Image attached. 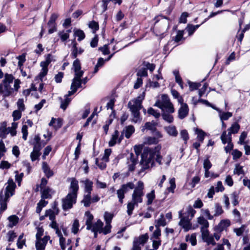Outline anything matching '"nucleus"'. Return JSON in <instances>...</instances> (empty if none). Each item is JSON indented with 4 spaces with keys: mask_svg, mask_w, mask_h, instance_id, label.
<instances>
[{
    "mask_svg": "<svg viewBox=\"0 0 250 250\" xmlns=\"http://www.w3.org/2000/svg\"><path fill=\"white\" fill-rule=\"evenodd\" d=\"M161 149V146L160 145L144 148L140 163L141 168L139 171V174L144 172L153 165L154 158L156 162L160 165L166 164L167 167L169 166L172 159L171 155L168 154L163 158L160 155Z\"/></svg>",
    "mask_w": 250,
    "mask_h": 250,
    "instance_id": "obj_1",
    "label": "nucleus"
},
{
    "mask_svg": "<svg viewBox=\"0 0 250 250\" xmlns=\"http://www.w3.org/2000/svg\"><path fill=\"white\" fill-rule=\"evenodd\" d=\"M145 91H143L137 97L130 101L127 104L133 117L132 121L134 123H140L142 121L140 110L143 108L142 102L145 99Z\"/></svg>",
    "mask_w": 250,
    "mask_h": 250,
    "instance_id": "obj_2",
    "label": "nucleus"
},
{
    "mask_svg": "<svg viewBox=\"0 0 250 250\" xmlns=\"http://www.w3.org/2000/svg\"><path fill=\"white\" fill-rule=\"evenodd\" d=\"M14 80V77L12 74L5 73L4 76V79L2 83H0V94L2 95L3 98L9 97L14 93L13 88L11 84Z\"/></svg>",
    "mask_w": 250,
    "mask_h": 250,
    "instance_id": "obj_3",
    "label": "nucleus"
},
{
    "mask_svg": "<svg viewBox=\"0 0 250 250\" xmlns=\"http://www.w3.org/2000/svg\"><path fill=\"white\" fill-rule=\"evenodd\" d=\"M78 190V188H72V190L62 199V208L63 210L67 211L71 209L73 205L76 203Z\"/></svg>",
    "mask_w": 250,
    "mask_h": 250,
    "instance_id": "obj_4",
    "label": "nucleus"
},
{
    "mask_svg": "<svg viewBox=\"0 0 250 250\" xmlns=\"http://www.w3.org/2000/svg\"><path fill=\"white\" fill-rule=\"evenodd\" d=\"M15 188L2 189L0 192V212L7 209V203L9 198L14 194Z\"/></svg>",
    "mask_w": 250,
    "mask_h": 250,
    "instance_id": "obj_5",
    "label": "nucleus"
},
{
    "mask_svg": "<svg viewBox=\"0 0 250 250\" xmlns=\"http://www.w3.org/2000/svg\"><path fill=\"white\" fill-rule=\"evenodd\" d=\"M103 222L100 219H98L96 222L94 224L92 223L90 225V229H86L87 230H91V231H99V233H103L104 235L109 233L110 232L109 230H107V232H106L105 226L104 228H103Z\"/></svg>",
    "mask_w": 250,
    "mask_h": 250,
    "instance_id": "obj_6",
    "label": "nucleus"
},
{
    "mask_svg": "<svg viewBox=\"0 0 250 250\" xmlns=\"http://www.w3.org/2000/svg\"><path fill=\"white\" fill-rule=\"evenodd\" d=\"M138 158L135 154L131 153L127 157L126 164L128 171H133L135 168V166L137 164Z\"/></svg>",
    "mask_w": 250,
    "mask_h": 250,
    "instance_id": "obj_7",
    "label": "nucleus"
},
{
    "mask_svg": "<svg viewBox=\"0 0 250 250\" xmlns=\"http://www.w3.org/2000/svg\"><path fill=\"white\" fill-rule=\"evenodd\" d=\"M46 144V142L41 140L39 135H36L31 142L33 146V149L37 151H41Z\"/></svg>",
    "mask_w": 250,
    "mask_h": 250,
    "instance_id": "obj_8",
    "label": "nucleus"
},
{
    "mask_svg": "<svg viewBox=\"0 0 250 250\" xmlns=\"http://www.w3.org/2000/svg\"><path fill=\"white\" fill-rule=\"evenodd\" d=\"M179 218H181L179 225L183 228L185 231H188L190 229H191V220L186 217H182L181 211H179Z\"/></svg>",
    "mask_w": 250,
    "mask_h": 250,
    "instance_id": "obj_9",
    "label": "nucleus"
},
{
    "mask_svg": "<svg viewBox=\"0 0 250 250\" xmlns=\"http://www.w3.org/2000/svg\"><path fill=\"white\" fill-rule=\"evenodd\" d=\"M143 188H135L132 194V201L138 206V203H141L143 201L142 196L144 195Z\"/></svg>",
    "mask_w": 250,
    "mask_h": 250,
    "instance_id": "obj_10",
    "label": "nucleus"
},
{
    "mask_svg": "<svg viewBox=\"0 0 250 250\" xmlns=\"http://www.w3.org/2000/svg\"><path fill=\"white\" fill-rule=\"evenodd\" d=\"M221 139L223 144L228 143V145L225 147V149L226 152L230 151L233 148V145L231 143V138H229L227 137V132L224 131L221 136Z\"/></svg>",
    "mask_w": 250,
    "mask_h": 250,
    "instance_id": "obj_11",
    "label": "nucleus"
},
{
    "mask_svg": "<svg viewBox=\"0 0 250 250\" xmlns=\"http://www.w3.org/2000/svg\"><path fill=\"white\" fill-rule=\"evenodd\" d=\"M201 235L202 239L204 242H206L208 245H212L214 246L216 244L214 240L213 236L209 234L208 230H203V232H201Z\"/></svg>",
    "mask_w": 250,
    "mask_h": 250,
    "instance_id": "obj_12",
    "label": "nucleus"
},
{
    "mask_svg": "<svg viewBox=\"0 0 250 250\" xmlns=\"http://www.w3.org/2000/svg\"><path fill=\"white\" fill-rule=\"evenodd\" d=\"M72 43V47L70 56L72 59H76L78 55L83 54L84 52V49L81 47L78 48L77 47V43L74 41Z\"/></svg>",
    "mask_w": 250,
    "mask_h": 250,
    "instance_id": "obj_13",
    "label": "nucleus"
},
{
    "mask_svg": "<svg viewBox=\"0 0 250 250\" xmlns=\"http://www.w3.org/2000/svg\"><path fill=\"white\" fill-rule=\"evenodd\" d=\"M50 239L49 236H45L43 238L36 239V250H44L46 244Z\"/></svg>",
    "mask_w": 250,
    "mask_h": 250,
    "instance_id": "obj_14",
    "label": "nucleus"
},
{
    "mask_svg": "<svg viewBox=\"0 0 250 250\" xmlns=\"http://www.w3.org/2000/svg\"><path fill=\"white\" fill-rule=\"evenodd\" d=\"M92 188H85V194L83 198L82 201V203H83V205L85 207H89L91 204V192Z\"/></svg>",
    "mask_w": 250,
    "mask_h": 250,
    "instance_id": "obj_15",
    "label": "nucleus"
},
{
    "mask_svg": "<svg viewBox=\"0 0 250 250\" xmlns=\"http://www.w3.org/2000/svg\"><path fill=\"white\" fill-rule=\"evenodd\" d=\"M41 200L51 199L54 192L52 188H41Z\"/></svg>",
    "mask_w": 250,
    "mask_h": 250,
    "instance_id": "obj_16",
    "label": "nucleus"
},
{
    "mask_svg": "<svg viewBox=\"0 0 250 250\" xmlns=\"http://www.w3.org/2000/svg\"><path fill=\"white\" fill-rule=\"evenodd\" d=\"M113 217V215L108 212H105L104 214V219L105 221V229L106 232L107 230H109L111 232V222Z\"/></svg>",
    "mask_w": 250,
    "mask_h": 250,
    "instance_id": "obj_17",
    "label": "nucleus"
},
{
    "mask_svg": "<svg viewBox=\"0 0 250 250\" xmlns=\"http://www.w3.org/2000/svg\"><path fill=\"white\" fill-rule=\"evenodd\" d=\"M189 109L187 104H183L178 110V118L183 119L186 118L188 113Z\"/></svg>",
    "mask_w": 250,
    "mask_h": 250,
    "instance_id": "obj_18",
    "label": "nucleus"
},
{
    "mask_svg": "<svg viewBox=\"0 0 250 250\" xmlns=\"http://www.w3.org/2000/svg\"><path fill=\"white\" fill-rule=\"evenodd\" d=\"M230 225V222L229 220H222L218 225L216 227V229L221 232L224 230L226 229Z\"/></svg>",
    "mask_w": 250,
    "mask_h": 250,
    "instance_id": "obj_19",
    "label": "nucleus"
},
{
    "mask_svg": "<svg viewBox=\"0 0 250 250\" xmlns=\"http://www.w3.org/2000/svg\"><path fill=\"white\" fill-rule=\"evenodd\" d=\"M197 222L199 224L201 225V232H203V230H208V228L209 227L208 222L203 216H200L197 219Z\"/></svg>",
    "mask_w": 250,
    "mask_h": 250,
    "instance_id": "obj_20",
    "label": "nucleus"
},
{
    "mask_svg": "<svg viewBox=\"0 0 250 250\" xmlns=\"http://www.w3.org/2000/svg\"><path fill=\"white\" fill-rule=\"evenodd\" d=\"M110 1L113 2L114 4H118V5H121L122 3V0H102V13L104 12L107 9L108 4Z\"/></svg>",
    "mask_w": 250,
    "mask_h": 250,
    "instance_id": "obj_21",
    "label": "nucleus"
},
{
    "mask_svg": "<svg viewBox=\"0 0 250 250\" xmlns=\"http://www.w3.org/2000/svg\"><path fill=\"white\" fill-rule=\"evenodd\" d=\"M164 128L169 136L176 137L178 135V132L175 126L169 125L168 126H165Z\"/></svg>",
    "mask_w": 250,
    "mask_h": 250,
    "instance_id": "obj_22",
    "label": "nucleus"
},
{
    "mask_svg": "<svg viewBox=\"0 0 250 250\" xmlns=\"http://www.w3.org/2000/svg\"><path fill=\"white\" fill-rule=\"evenodd\" d=\"M119 135V132L116 130L112 134L111 138L108 142V145L109 146H113L117 143H118V138Z\"/></svg>",
    "mask_w": 250,
    "mask_h": 250,
    "instance_id": "obj_23",
    "label": "nucleus"
},
{
    "mask_svg": "<svg viewBox=\"0 0 250 250\" xmlns=\"http://www.w3.org/2000/svg\"><path fill=\"white\" fill-rule=\"evenodd\" d=\"M42 169L45 173V175L48 178L52 177L54 173L53 171L51 170L46 162H43L42 163Z\"/></svg>",
    "mask_w": 250,
    "mask_h": 250,
    "instance_id": "obj_24",
    "label": "nucleus"
},
{
    "mask_svg": "<svg viewBox=\"0 0 250 250\" xmlns=\"http://www.w3.org/2000/svg\"><path fill=\"white\" fill-rule=\"evenodd\" d=\"M240 129V125L237 123L233 124L230 127L229 129V132L227 134V137L229 139L231 138V134H235L237 133Z\"/></svg>",
    "mask_w": 250,
    "mask_h": 250,
    "instance_id": "obj_25",
    "label": "nucleus"
},
{
    "mask_svg": "<svg viewBox=\"0 0 250 250\" xmlns=\"http://www.w3.org/2000/svg\"><path fill=\"white\" fill-rule=\"evenodd\" d=\"M123 131V133H125V136L129 139L134 132L135 128L133 125H130L125 127Z\"/></svg>",
    "mask_w": 250,
    "mask_h": 250,
    "instance_id": "obj_26",
    "label": "nucleus"
},
{
    "mask_svg": "<svg viewBox=\"0 0 250 250\" xmlns=\"http://www.w3.org/2000/svg\"><path fill=\"white\" fill-rule=\"evenodd\" d=\"M166 225L167 222L163 214L160 215V218L158 219L155 220V227L156 228H160V227H164Z\"/></svg>",
    "mask_w": 250,
    "mask_h": 250,
    "instance_id": "obj_27",
    "label": "nucleus"
},
{
    "mask_svg": "<svg viewBox=\"0 0 250 250\" xmlns=\"http://www.w3.org/2000/svg\"><path fill=\"white\" fill-rule=\"evenodd\" d=\"M216 110L219 112V117L221 121H226L232 117V114L229 112H222L219 108H216Z\"/></svg>",
    "mask_w": 250,
    "mask_h": 250,
    "instance_id": "obj_28",
    "label": "nucleus"
},
{
    "mask_svg": "<svg viewBox=\"0 0 250 250\" xmlns=\"http://www.w3.org/2000/svg\"><path fill=\"white\" fill-rule=\"evenodd\" d=\"M8 220L9 222L8 227L12 228L18 224L19 218L16 215H12L8 217Z\"/></svg>",
    "mask_w": 250,
    "mask_h": 250,
    "instance_id": "obj_29",
    "label": "nucleus"
},
{
    "mask_svg": "<svg viewBox=\"0 0 250 250\" xmlns=\"http://www.w3.org/2000/svg\"><path fill=\"white\" fill-rule=\"evenodd\" d=\"M201 25V23L195 25L188 24L186 28V30L188 32L189 36H191Z\"/></svg>",
    "mask_w": 250,
    "mask_h": 250,
    "instance_id": "obj_30",
    "label": "nucleus"
},
{
    "mask_svg": "<svg viewBox=\"0 0 250 250\" xmlns=\"http://www.w3.org/2000/svg\"><path fill=\"white\" fill-rule=\"evenodd\" d=\"M61 100V104L60 107L63 110H65L71 101V98L64 96V99H62V98H60Z\"/></svg>",
    "mask_w": 250,
    "mask_h": 250,
    "instance_id": "obj_31",
    "label": "nucleus"
},
{
    "mask_svg": "<svg viewBox=\"0 0 250 250\" xmlns=\"http://www.w3.org/2000/svg\"><path fill=\"white\" fill-rule=\"evenodd\" d=\"M86 216V221L85 225L86 226V229H90V225L92 224V221L93 220V215L88 211H86L85 213Z\"/></svg>",
    "mask_w": 250,
    "mask_h": 250,
    "instance_id": "obj_32",
    "label": "nucleus"
},
{
    "mask_svg": "<svg viewBox=\"0 0 250 250\" xmlns=\"http://www.w3.org/2000/svg\"><path fill=\"white\" fill-rule=\"evenodd\" d=\"M162 110L166 111V113H172L174 112V108L172 103L169 102L168 103H165V104L163 105Z\"/></svg>",
    "mask_w": 250,
    "mask_h": 250,
    "instance_id": "obj_33",
    "label": "nucleus"
},
{
    "mask_svg": "<svg viewBox=\"0 0 250 250\" xmlns=\"http://www.w3.org/2000/svg\"><path fill=\"white\" fill-rule=\"evenodd\" d=\"M74 35L78 37V41L81 42L85 38V34L81 29H74Z\"/></svg>",
    "mask_w": 250,
    "mask_h": 250,
    "instance_id": "obj_34",
    "label": "nucleus"
},
{
    "mask_svg": "<svg viewBox=\"0 0 250 250\" xmlns=\"http://www.w3.org/2000/svg\"><path fill=\"white\" fill-rule=\"evenodd\" d=\"M197 135V139L201 143H203L206 135V133L202 129L196 128L195 130Z\"/></svg>",
    "mask_w": 250,
    "mask_h": 250,
    "instance_id": "obj_35",
    "label": "nucleus"
},
{
    "mask_svg": "<svg viewBox=\"0 0 250 250\" xmlns=\"http://www.w3.org/2000/svg\"><path fill=\"white\" fill-rule=\"evenodd\" d=\"M48 204V202L44 200H41L37 204L36 208V212L40 214L42 209V208L46 206Z\"/></svg>",
    "mask_w": 250,
    "mask_h": 250,
    "instance_id": "obj_36",
    "label": "nucleus"
},
{
    "mask_svg": "<svg viewBox=\"0 0 250 250\" xmlns=\"http://www.w3.org/2000/svg\"><path fill=\"white\" fill-rule=\"evenodd\" d=\"M148 239V236L147 234H143L140 236L138 238L135 239V241H137L139 244L144 245Z\"/></svg>",
    "mask_w": 250,
    "mask_h": 250,
    "instance_id": "obj_37",
    "label": "nucleus"
},
{
    "mask_svg": "<svg viewBox=\"0 0 250 250\" xmlns=\"http://www.w3.org/2000/svg\"><path fill=\"white\" fill-rule=\"evenodd\" d=\"M105 61L103 58L98 59L97 63L94 67V73H96L99 71V68L104 65Z\"/></svg>",
    "mask_w": 250,
    "mask_h": 250,
    "instance_id": "obj_38",
    "label": "nucleus"
},
{
    "mask_svg": "<svg viewBox=\"0 0 250 250\" xmlns=\"http://www.w3.org/2000/svg\"><path fill=\"white\" fill-rule=\"evenodd\" d=\"M126 192L125 188H120L117 191V194L120 203H123V199L125 197V194Z\"/></svg>",
    "mask_w": 250,
    "mask_h": 250,
    "instance_id": "obj_39",
    "label": "nucleus"
},
{
    "mask_svg": "<svg viewBox=\"0 0 250 250\" xmlns=\"http://www.w3.org/2000/svg\"><path fill=\"white\" fill-rule=\"evenodd\" d=\"M170 113L164 112L162 114L163 119L168 123H172L174 120L173 116L170 114Z\"/></svg>",
    "mask_w": 250,
    "mask_h": 250,
    "instance_id": "obj_40",
    "label": "nucleus"
},
{
    "mask_svg": "<svg viewBox=\"0 0 250 250\" xmlns=\"http://www.w3.org/2000/svg\"><path fill=\"white\" fill-rule=\"evenodd\" d=\"M41 153L40 151L33 150V151L30 154V158L32 162L39 160Z\"/></svg>",
    "mask_w": 250,
    "mask_h": 250,
    "instance_id": "obj_41",
    "label": "nucleus"
},
{
    "mask_svg": "<svg viewBox=\"0 0 250 250\" xmlns=\"http://www.w3.org/2000/svg\"><path fill=\"white\" fill-rule=\"evenodd\" d=\"M45 216L46 217H49V220L51 221H53L55 220V212L54 211L51 209L46 210Z\"/></svg>",
    "mask_w": 250,
    "mask_h": 250,
    "instance_id": "obj_42",
    "label": "nucleus"
},
{
    "mask_svg": "<svg viewBox=\"0 0 250 250\" xmlns=\"http://www.w3.org/2000/svg\"><path fill=\"white\" fill-rule=\"evenodd\" d=\"M58 35L62 42H65L69 38V34L65 33L64 30L59 32Z\"/></svg>",
    "mask_w": 250,
    "mask_h": 250,
    "instance_id": "obj_43",
    "label": "nucleus"
},
{
    "mask_svg": "<svg viewBox=\"0 0 250 250\" xmlns=\"http://www.w3.org/2000/svg\"><path fill=\"white\" fill-rule=\"evenodd\" d=\"M112 150L110 148L105 149L104 150V155L103 156L102 160L105 162H107L109 161V157L111 153Z\"/></svg>",
    "mask_w": 250,
    "mask_h": 250,
    "instance_id": "obj_44",
    "label": "nucleus"
},
{
    "mask_svg": "<svg viewBox=\"0 0 250 250\" xmlns=\"http://www.w3.org/2000/svg\"><path fill=\"white\" fill-rule=\"evenodd\" d=\"M246 226L244 225H243L241 226V227L239 228H235L233 229V231L236 233V235L237 236H241L245 229Z\"/></svg>",
    "mask_w": 250,
    "mask_h": 250,
    "instance_id": "obj_45",
    "label": "nucleus"
},
{
    "mask_svg": "<svg viewBox=\"0 0 250 250\" xmlns=\"http://www.w3.org/2000/svg\"><path fill=\"white\" fill-rule=\"evenodd\" d=\"M147 113L149 115H152L155 118H158L160 116V113L154 110L152 107H149L147 111Z\"/></svg>",
    "mask_w": 250,
    "mask_h": 250,
    "instance_id": "obj_46",
    "label": "nucleus"
},
{
    "mask_svg": "<svg viewBox=\"0 0 250 250\" xmlns=\"http://www.w3.org/2000/svg\"><path fill=\"white\" fill-rule=\"evenodd\" d=\"M82 87V83L80 81V80H72V82L71 84V88L76 89V91L77 90L78 88H80Z\"/></svg>",
    "mask_w": 250,
    "mask_h": 250,
    "instance_id": "obj_47",
    "label": "nucleus"
},
{
    "mask_svg": "<svg viewBox=\"0 0 250 250\" xmlns=\"http://www.w3.org/2000/svg\"><path fill=\"white\" fill-rule=\"evenodd\" d=\"M181 138L184 141L185 144H187L188 140L189 139L188 134L187 130H182L180 133Z\"/></svg>",
    "mask_w": 250,
    "mask_h": 250,
    "instance_id": "obj_48",
    "label": "nucleus"
},
{
    "mask_svg": "<svg viewBox=\"0 0 250 250\" xmlns=\"http://www.w3.org/2000/svg\"><path fill=\"white\" fill-rule=\"evenodd\" d=\"M135 206H136V204L134 203L132 201L127 204V213L129 216H130L132 214V211L134 209Z\"/></svg>",
    "mask_w": 250,
    "mask_h": 250,
    "instance_id": "obj_49",
    "label": "nucleus"
},
{
    "mask_svg": "<svg viewBox=\"0 0 250 250\" xmlns=\"http://www.w3.org/2000/svg\"><path fill=\"white\" fill-rule=\"evenodd\" d=\"M188 83L189 85L190 91L196 90L201 86V84L200 83H193L190 81H188Z\"/></svg>",
    "mask_w": 250,
    "mask_h": 250,
    "instance_id": "obj_50",
    "label": "nucleus"
},
{
    "mask_svg": "<svg viewBox=\"0 0 250 250\" xmlns=\"http://www.w3.org/2000/svg\"><path fill=\"white\" fill-rule=\"evenodd\" d=\"M196 213V210H194L193 208L189 206L187 208V213H188V217L189 219L191 220V219L193 217L195 214Z\"/></svg>",
    "mask_w": 250,
    "mask_h": 250,
    "instance_id": "obj_51",
    "label": "nucleus"
},
{
    "mask_svg": "<svg viewBox=\"0 0 250 250\" xmlns=\"http://www.w3.org/2000/svg\"><path fill=\"white\" fill-rule=\"evenodd\" d=\"M184 35V31L183 30H179L177 33V35L174 37L173 40L176 42H179L180 41L184 39L183 38Z\"/></svg>",
    "mask_w": 250,
    "mask_h": 250,
    "instance_id": "obj_52",
    "label": "nucleus"
},
{
    "mask_svg": "<svg viewBox=\"0 0 250 250\" xmlns=\"http://www.w3.org/2000/svg\"><path fill=\"white\" fill-rule=\"evenodd\" d=\"M146 197L147 198V205H149L152 204L155 198L154 190H153L151 192L148 193Z\"/></svg>",
    "mask_w": 250,
    "mask_h": 250,
    "instance_id": "obj_53",
    "label": "nucleus"
},
{
    "mask_svg": "<svg viewBox=\"0 0 250 250\" xmlns=\"http://www.w3.org/2000/svg\"><path fill=\"white\" fill-rule=\"evenodd\" d=\"M137 75L141 78L142 77H146L147 76V68L143 67L140 68L137 73Z\"/></svg>",
    "mask_w": 250,
    "mask_h": 250,
    "instance_id": "obj_54",
    "label": "nucleus"
},
{
    "mask_svg": "<svg viewBox=\"0 0 250 250\" xmlns=\"http://www.w3.org/2000/svg\"><path fill=\"white\" fill-rule=\"evenodd\" d=\"M79 223L78 219H75L73 223L72 227V232L76 234L79 230Z\"/></svg>",
    "mask_w": 250,
    "mask_h": 250,
    "instance_id": "obj_55",
    "label": "nucleus"
},
{
    "mask_svg": "<svg viewBox=\"0 0 250 250\" xmlns=\"http://www.w3.org/2000/svg\"><path fill=\"white\" fill-rule=\"evenodd\" d=\"M215 213L214 214V216H217L221 215L223 212L222 207L218 204H216L215 206Z\"/></svg>",
    "mask_w": 250,
    "mask_h": 250,
    "instance_id": "obj_56",
    "label": "nucleus"
},
{
    "mask_svg": "<svg viewBox=\"0 0 250 250\" xmlns=\"http://www.w3.org/2000/svg\"><path fill=\"white\" fill-rule=\"evenodd\" d=\"M186 240L187 241H189L192 246H195L196 245V235L194 233L192 234L190 237L187 236Z\"/></svg>",
    "mask_w": 250,
    "mask_h": 250,
    "instance_id": "obj_57",
    "label": "nucleus"
},
{
    "mask_svg": "<svg viewBox=\"0 0 250 250\" xmlns=\"http://www.w3.org/2000/svg\"><path fill=\"white\" fill-rule=\"evenodd\" d=\"M232 203L234 206L239 204V195L236 192H234L231 194Z\"/></svg>",
    "mask_w": 250,
    "mask_h": 250,
    "instance_id": "obj_58",
    "label": "nucleus"
},
{
    "mask_svg": "<svg viewBox=\"0 0 250 250\" xmlns=\"http://www.w3.org/2000/svg\"><path fill=\"white\" fill-rule=\"evenodd\" d=\"M234 173L238 175L243 174L244 171L243 169V167L241 166L239 164H236L234 169Z\"/></svg>",
    "mask_w": 250,
    "mask_h": 250,
    "instance_id": "obj_59",
    "label": "nucleus"
},
{
    "mask_svg": "<svg viewBox=\"0 0 250 250\" xmlns=\"http://www.w3.org/2000/svg\"><path fill=\"white\" fill-rule=\"evenodd\" d=\"M73 68L74 71L81 69L80 61L78 59H76L73 63Z\"/></svg>",
    "mask_w": 250,
    "mask_h": 250,
    "instance_id": "obj_60",
    "label": "nucleus"
},
{
    "mask_svg": "<svg viewBox=\"0 0 250 250\" xmlns=\"http://www.w3.org/2000/svg\"><path fill=\"white\" fill-rule=\"evenodd\" d=\"M47 25L49 27L48 33L52 34L57 30L56 23H50L48 22Z\"/></svg>",
    "mask_w": 250,
    "mask_h": 250,
    "instance_id": "obj_61",
    "label": "nucleus"
},
{
    "mask_svg": "<svg viewBox=\"0 0 250 250\" xmlns=\"http://www.w3.org/2000/svg\"><path fill=\"white\" fill-rule=\"evenodd\" d=\"M99 50L104 55H108L110 53L108 44H105L103 47H99Z\"/></svg>",
    "mask_w": 250,
    "mask_h": 250,
    "instance_id": "obj_62",
    "label": "nucleus"
},
{
    "mask_svg": "<svg viewBox=\"0 0 250 250\" xmlns=\"http://www.w3.org/2000/svg\"><path fill=\"white\" fill-rule=\"evenodd\" d=\"M28 127L26 125H23L21 128V132L22 133V139L24 140H26L28 136Z\"/></svg>",
    "mask_w": 250,
    "mask_h": 250,
    "instance_id": "obj_63",
    "label": "nucleus"
},
{
    "mask_svg": "<svg viewBox=\"0 0 250 250\" xmlns=\"http://www.w3.org/2000/svg\"><path fill=\"white\" fill-rule=\"evenodd\" d=\"M22 111L20 110H15L13 111L12 116L13 117L14 121H17L19 119H20L21 118V112Z\"/></svg>",
    "mask_w": 250,
    "mask_h": 250,
    "instance_id": "obj_64",
    "label": "nucleus"
}]
</instances>
